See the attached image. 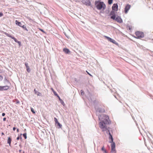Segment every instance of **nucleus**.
<instances>
[{
  "mask_svg": "<svg viewBox=\"0 0 153 153\" xmlns=\"http://www.w3.org/2000/svg\"><path fill=\"white\" fill-rule=\"evenodd\" d=\"M23 136L24 137L25 139H26V138H27L26 133H25L23 134Z\"/></svg>",
  "mask_w": 153,
  "mask_h": 153,
  "instance_id": "aec40b11",
  "label": "nucleus"
},
{
  "mask_svg": "<svg viewBox=\"0 0 153 153\" xmlns=\"http://www.w3.org/2000/svg\"><path fill=\"white\" fill-rule=\"evenodd\" d=\"M11 139L10 137H8L7 139V143L9 144L10 146L11 142Z\"/></svg>",
  "mask_w": 153,
  "mask_h": 153,
  "instance_id": "2eb2a0df",
  "label": "nucleus"
},
{
  "mask_svg": "<svg viewBox=\"0 0 153 153\" xmlns=\"http://www.w3.org/2000/svg\"><path fill=\"white\" fill-rule=\"evenodd\" d=\"M56 124L57 125V126H59V128H61L62 125L59 122L56 123Z\"/></svg>",
  "mask_w": 153,
  "mask_h": 153,
  "instance_id": "a211bd4d",
  "label": "nucleus"
},
{
  "mask_svg": "<svg viewBox=\"0 0 153 153\" xmlns=\"http://www.w3.org/2000/svg\"><path fill=\"white\" fill-rule=\"evenodd\" d=\"M31 110L33 113V114L35 113V112L34 111V109L33 108H31Z\"/></svg>",
  "mask_w": 153,
  "mask_h": 153,
  "instance_id": "393cba45",
  "label": "nucleus"
},
{
  "mask_svg": "<svg viewBox=\"0 0 153 153\" xmlns=\"http://www.w3.org/2000/svg\"><path fill=\"white\" fill-rule=\"evenodd\" d=\"M53 94L55 96H57V97H59V96L54 91H53Z\"/></svg>",
  "mask_w": 153,
  "mask_h": 153,
  "instance_id": "412c9836",
  "label": "nucleus"
},
{
  "mask_svg": "<svg viewBox=\"0 0 153 153\" xmlns=\"http://www.w3.org/2000/svg\"><path fill=\"white\" fill-rule=\"evenodd\" d=\"M34 91L35 92V94H36L37 92V91L35 89H34Z\"/></svg>",
  "mask_w": 153,
  "mask_h": 153,
  "instance_id": "58836bf2",
  "label": "nucleus"
},
{
  "mask_svg": "<svg viewBox=\"0 0 153 153\" xmlns=\"http://www.w3.org/2000/svg\"><path fill=\"white\" fill-rule=\"evenodd\" d=\"M3 79V77L1 75H0V81L2 80Z\"/></svg>",
  "mask_w": 153,
  "mask_h": 153,
  "instance_id": "c85d7f7f",
  "label": "nucleus"
},
{
  "mask_svg": "<svg viewBox=\"0 0 153 153\" xmlns=\"http://www.w3.org/2000/svg\"><path fill=\"white\" fill-rule=\"evenodd\" d=\"M22 135V134H21L20 135L21 136Z\"/></svg>",
  "mask_w": 153,
  "mask_h": 153,
  "instance_id": "c03bdc74",
  "label": "nucleus"
},
{
  "mask_svg": "<svg viewBox=\"0 0 153 153\" xmlns=\"http://www.w3.org/2000/svg\"><path fill=\"white\" fill-rule=\"evenodd\" d=\"M81 94L82 95H83L84 94V92L82 90L81 91Z\"/></svg>",
  "mask_w": 153,
  "mask_h": 153,
  "instance_id": "cd10ccee",
  "label": "nucleus"
},
{
  "mask_svg": "<svg viewBox=\"0 0 153 153\" xmlns=\"http://www.w3.org/2000/svg\"><path fill=\"white\" fill-rule=\"evenodd\" d=\"M101 150L102 151H103L105 153H107L106 150L105 149L104 147V146L102 148Z\"/></svg>",
  "mask_w": 153,
  "mask_h": 153,
  "instance_id": "f3484780",
  "label": "nucleus"
},
{
  "mask_svg": "<svg viewBox=\"0 0 153 153\" xmlns=\"http://www.w3.org/2000/svg\"><path fill=\"white\" fill-rule=\"evenodd\" d=\"M118 5L117 4H114L112 7V10L114 11H117L118 10Z\"/></svg>",
  "mask_w": 153,
  "mask_h": 153,
  "instance_id": "1a4fd4ad",
  "label": "nucleus"
},
{
  "mask_svg": "<svg viewBox=\"0 0 153 153\" xmlns=\"http://www.w3.org/2000/svg\"><path fill=\"white\" fill-rule=\"evenodd\" d=\"M3 13H1V12H0V17H1L2 16H3Z\"/></svg>",
  "mask_w": 153,
  "mask_h": 153,
  "instance_id": "2f4dec72",
  "label": "nucleus"
},
{
  "mask_svg": "<svg viewBox=\"0 0 153 153\" xmlns=\"http://www.w3.org/2000/svg\"><path fill=\"white\" fill-rule=\"evenodd\" d=\"M127 28L129 29V30H131V27L129 25H127Z\"/></svg>",
  "mask_w": 153,
  "mask_h": 153,
  "instance_id": "b1692460",
  "label": "nucleus"
},
{
  "mask_svg": "<svg viewBox=\"0 0 153 153\" xmlns=\"http://www.w3.org/2000/svg\"><path fill=\"white\" fill-rule=\"evenodd\" d=\"M95 5L97 9L100 10H103L106 8V5L103 2H100L99 1H96Z\"/></svg>",
  "mask_w": 153,
  "mask_h": 153,
  "instance_id": "f03ea898",
  "label": "nucleus"
},
{
  "mask_svg": "<svg viewBox=\"0 0 153 153\" xmlns=\"http://www.w3.org/2000/svg\"><path fill=\"white\" fill-rule=\"evenodd\" d=\"M104 37L107 39L108 41L110 42H112L114 44H115L116 42V41L114 40L113 39L110 38L109 37L107 36H104Z\"/></svg>",
  "mask_w": 153,
  "mask_h": 153,
  "instance_id": "6e6552de",
  "label": "nucleus"
},
{
  "mask_svg": "<svg viewBox=\"0 0 153 153\" xmlns=\"http://www.w3.org/2000/svg\"><path fill=\"white\" fill-rule=\"evenodd\" d=\"M20 139H22V137H20ZM19 139H20V137H17V138H16V139H17V140H19Z\"/></svg>",
  "mask_w": 153,
  "mask_h": 153,
  "instance_id": "7c9ffc66",
  "label": "nucleus"
},
{
  "mask_svg": "<svg viewBox=\"0 0 153 153\" xmlns=\"http://www.w3.org/2000/svg\"><path fill=\"white\" fill-rule=\"evenodd\" d=\"M113 0H108V4H111L112 3Z\"/></svg>",
  "mask_w": 153,
  "mask_h": 153,
  "instance_id": "5701e85b",
  "label": "nucleus"
},
{
  "mask_svg": "<svg viewBox=\"0 0 153 153\" xmlns=\"http://www.w3.org/2000/svg\"><path fill=\"white\" fill-rule=\"evenodd\" d=\"M82 2L86 5H90V2L88 0H82Z\"/></svg>",
  "mask_w": 153,
  "mask_h": 153,
  "instance_id": "9d476101",
  "label": "nucleus"
},
{
  "mask_svg": "<svg viewBox=\"0 0 153 153\" xmlns=\"http://www.w3.org/2000/svg\"><path fill=\"white\" fill-rule=\"evenodd\" d=\"M111 152L112 153H116V151L115 150V143L114 142H111Z\"/></svg>",
  "mask_w": 153,
  "mask_h": 153,
  "instance_id": "39448f33",
  "label": "nucleus"
},
{
  "mask_svg": "<svg viewBox=\"0 0 153 153\" xmlns=\"http://www.w3.org/2000/svg\"><path fill=\"white\" fill-rule=\"evenodd\" d=\"M108 134L109 135V139H111V141H110V143L113 142V139L112 136V135L109 132V130H108Z\"/></svg>",
  "mask_w": 153,
  "mask_h": 153,
  "instance_id": "9b49d317",
  "label": "nucleus"
},
{
  "mask_svg": "<svg viewBox=\"0 0 153 153\" xmlns=\"http://www.w3.org/2000/svg\"><path fill=\"white\" fill-rule=\"evenodd\" d=\"M135 35L136 36L135 38L138 39L143 38L144 36V33L140 31H137L136 32Z\"/></svg>",
  "mask_w": 153,
  "mask_h": 153,
  "instance_id": "20e7f679",
  "label": "nucleus"
},
{
  "mask_svg": "<svg viewBox=\"0 0 153 153\" xmlns=\"http://www.w3.org/2000/svg\"><path fill=\"white\" fill-rule=\"evenodd\" d=\"M58 98H59V100L61 102H62L63 103H64L63 101H62V100H61L60 98V97H59H59H58Z\"/></svg>",
  "mask_w": 153,
  "mask_h": 153,
  "instance_id": "c756f323",
  "label": "nucleus"
},
{
  "mask_svg": "<svg viewBox=\"0 0 153 153\" xmlns=\"http://www.w3.org/2000/svg\"><path fill=\"white\" fill-rule=\"evenodd\" d=\"M102 117L103 120L100 122L99 127L103 131H106L107 130L108 131L106 125L109 124L111 123L109 117L108 116L105 115H103Z\"/></svg>",
  "mask_w": 153,
  "mask_h": 153,
  "instance_id": "f257e3e1",
  "label": "nucleus"
},
{
  "mask_svg": "<svg viewBox=\"0 0 153 153\" xmlns=\"http://www.w3.org/2000/svg\"><path fill=\"white\" fill-rule=\"evenodd\" d=\"M16 128L15 127H13V130L14 131H15V130H16Z\"/></svg>",
  "mask_w": 153,
  "mask_h": 153,
  "instance_id": "e433bc0d",
  "label": "nucleus"
},
{
  "mask_svg": "<svg viewBox=\"0 0 153 153\" xmlns=\"http://www.w3.org/2000/svg\"><path fill=\"white\" fill-rule=\"evenodd\" d=\"M25 65L26 66V68H28L29 66H28V64L27 63H25Z\"/></svg>",
  "mask_w": 153,
  "mask_h": 153,
  "instance_id": "bb28decb",
  "label": "nucleus"
},
{
  "mask_svg": "<svg viewBox=\"0 0 153 153\" xmlns=\"http://www.w3.org/2000/svg\"><path fill=\"white\" fill-rule=\"evenodd\" d=\"M41 94V93H40V92H38V94L37 95H38V96H40V94Z\"/></svg>",
  "mask_w": 153,
  "mask_h": 153,
  "instance_id": "4c0bfd02",
  "label": "nucleus"
},
{
  "mask_svg": "<svg viewBox=\"0 0 153 153\" xmlns=\"http://www.w3.org/2000/svg\"><path fill=\"white\" fill-rule=\"evenodd\" d=\"M5 34L7 36L13 39V38H14V37L8 34V33H5Z\"/></svg>",
  "mask_w": 153,
  "mask_h": 153,
  "instance_id": "dca6fc26",
  "label": "nucleus"
},
{
  "mask_svg": "<svg viewBox=\"0 0 153 153\" xmlns=\"http://www.w3.org/2000/svg\"><path fill=\"white\" fill-rule=\"evenodd\" d=\"M22 27L24 29H25V30L27 31H28V30L26 28V26L25 25H22V26L21 27Z\"/></svg>",
  "mask_w": 153,
  "mask_h": 153,
  "instance_id": "6ab92c4d",
  "label": "nucleus"
},
{
  "mask_svg": "<svg viewBox=\"0 0 153 153\" xmlns=\"http://www.w3.org/2000/svg\"><path fill=\"white\" fill-rule=\"evenodd\" d=\"M3 120L4 121H5L6 120V118L5 117H4L3 118Z\"/></svg>",
  "mask_w": 153,
  "mask_h": 153,
  "instance_id": "c9c22d12",
  "label": "nucleus"
},
{
  "mask_svg": "<svg viewBox=\"0 0 153 153\" xmlns=\"http://www.w3.org/2000/svg\"><path fill=\"white\" fill-rule=\"evenodd\" d=\"M131 7V6L130 5L127 4L126 5L125 8V13H128Z\"/></svg>",
  "mask_w": 153,
  "mask_h": 153,
  "instance_id": "0eeeda50",
  "label": "nucleus"
},
{
  "mask_svg": "<svg viewBox=\"0 0 153 153\" xmlns=\"http://www.w3.org/2000/svg\"><path fill=\"white\" fill-rule=\"evenodd\" d=\"M15 22L16 25H17L20 27L22 26V24L20 22H18L17 20H16Z\"/></svg>",
  "mask_w": 153,
  "mask_h": 153,
  "instance_id": "4468645a",
  "label": "nucleus"
},
{
  "mask_svg": "<svg viewBox=\"0 0 153 153\" xmlns=\"http://www.w3.org/2000/svg\"><path fill=\"white\" fill-rule=\"evenodd\" d=\"M51 89L53 91H54V90L53 88H52Z\"/></svg>",
  "mask_w": 153,
  "mask_h": 153,
  "instance_id": "79ce46f5",
  "label": "nucleus"
},
{
  "mask_svg": "<svg viewBox=\"0 0 153 153\" xmlns=\"http://www.w3.org/2000/svg\"><path fill=\"white\" fill-rule=\"evenodd\" d=\"M86 72L87 73V74H89L90 76H92L91 75V74H90L88 72V71H86Z\"/></svg>",
  "mask_w": 153,
  "mask_h": 153,
  "instance_id": "473e14b6",
  "label": "nucleus"
},
{
  "mask_svg": "<svg viewBox=\"0 0 153 153\" xmlns=\"http://www.w3.org/2000/svg\"><path fill=\"white\" fill-rule=\"evenodd\" d=\"M19 129H17V132H19Z\"/></svg>",
  "mask_w": 153,
  "mask_h": 153,
  "instance_id": "ea45409f",
  "label": "nucleus"
},
{
  "mask_svg": "<svg viewBox=\"0 0 153 153\" xmlns=\"http://www.w3.org/2000/svg\"><path fill=\"white\" fill-rule=\"evenodd\" d=\"M2 116H4L5 115V114L4 113H3L2 114Z\"/></svg>",
  "mask_w": 153,
  "mask_h": 153,
  "instance_id": "f704fd0d",
  "label": "nucleus"
},
{
  "mask_svg": "<svg viewBox=\"0 0 153 153\" xmlns=\"http://www.w3.org/2000/svg\"><path fill=\"white\" fill-rule=\"evenodd\" d=\"M1 134H2V135H4V133L3 132H2Z\"/></svg>",
  "mask_w": 153,
  "mask_h": 153,
  "instance_id": "a19ab883",
  "label": "nucleus"
},
{
  "mask_svg": "<svg viewBox=\"0 0 153 153\" xmlns=\"http://www.w3.org/2000/svg\"><path fill=\"white\" fill-rule=\"evenodd\" d=\"M63 51L65 53L67 54L68 53L70 52L69 50L66 48H64L63 49Z\"/></svg>",
  "mask_w": 153,
  "mask_h": 153,
  "instance_id": "f8f14e48",
  "label": "nucleus"
},
{
  "mask_svg": "<svg viewBox=\"0 0 153 153\" xmlns=\"http://www.w3.org/2000/svg\"><path fill=\"white\" fill-rule=\"evenodd\" d=\"M10 88V86L8 85L5 86H0V91H3L4 90H7Z\"/></svg>",
  "mask_w": 153,
  "mask_h": 153,
  "instance_id": "423d86ee",
  "label": "nucleus"
},
{
  "mask_svg": "<svg viewBox=\"0 0 153 153\" xmlns=\"http://www.w3.org/2000/svg\"><path fill=\"white\" fill-rule=\"evenodd\" d=\"M39 30L41 31L42 32H44V30H42V29H39Z\"/></svg>",
  "mask_w": 153,
  "mask_h": 153,
  "instance_id": "72a5a7b5",
  "label": "nucleus"
},
{
  "mask_svg": "<svg viewBox=\"0 0 153 153\" xmlns=\"http://www.w3.org/2000/svg\"><path fill=\"white\" fill-rule=\"evenodd\" d=\"M26 69L28 73H29L30 72V69L29 67L28 68H26Z\"/></svg>",
  "mask_w": 153,
  "mask_h": 153,
  "instance_id": "a878e982",
  "label": "nucleus"
},
{
  "mask_svg": "<svg viewBox=\"0 0 153 153\" xmlns=\"http://www.w3.org/2000/svg\"><path fill=\"white\" fill-rule=\"evenodd\" d=\"M110 14L112 15L111 17V18L115 20L117 22L121 23L122 22V20L119 16H117L115 18V12L114 11H112L111 13Z\"/></svg>",
  "mask_w": 153,
  "mask_h": 153,
  "instance_id": "7ed1b4c3",
  "label": "nucleus"
},
{
  "mask_svg": "<svg viewBox=\"0 0 153 153\" xmlns=\"http://www.w3.org/2000/svg\"><path fill=\"white\" fill-rule=\"evenodd\" d=\"M100 118L99 117V120H100Z\"/></svg>",
  "mask_w": 153,
  "mask_h": 153,
  "instance_id": "a18cd8bd",
  "label": "nucleus"
},
{
  "mask_svg": "<svg viewBox=\"0 0 153 153\" xmlns=\"http://www.w3.org/2000/svg\"><path fill=\"white\" fill-rule=\"evenodd\" d=\"M13 39L14 40V41L16 42L17 43L19 46H20L21 45V42H20L18 41L15 38H13Z\"/></svg>",
  "mask_w": 153,
  "mask_h": 153,
  "instance_id": "ddd939ff",
  "label": "nucleus"
},
{
  "mask_svg": "<svg viewBox=\"0 0 153 153\" xmlns=\"http://www.w3.org/2000/svg\"><path fill=\"white\" fill-rule=\"evenodd\" d=\"M54 120L55 123V124L56 125V123H58V122L57 119V118L56 117L54 118Z\"/></svg>",
  "mask_w": 153,
  "mask_h": 153,
  "instance_id": "4be33fe9",
  "label": "nucleus"
},
{
  "mask_svg": "<svg viewBox=\"0 0 153 153\" xmlns=\"http://www.w3.org/2000/svg\"><path fill=\"white\" fill-rule=\"evenodd\" d=\"M61 102L62 104L63 103H63V102Z\"/></svg>",
  "mask_w": 153,
  "mask_h": 153,
  "instance_id": "37998d69",
  "label": "nucleus"
}]
</instances>
